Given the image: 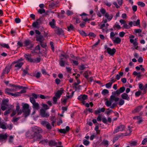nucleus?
I'll use <instances>...</instances> for the list:
<instances>
[{
    "label": "nucleus",
    "instance_id": "obj_1",
    "mask_svg": "<svg viewBox=\"0 0 147 147\" xmlns=\"http://www.w3.org/2000/svg\"><path fill=\"white\" fill-rule=\"evenodd\" d=\"M9 100L7 99H3L1 102V109L2 111H4L7 109L4 113V115H5L8 114L11 112V113L10 115L11 117L14 116L16 113L17 115H20L22 112L23 113V115L25 117L28 116L30 112L31 109L30 108L29 105L27 103H22V110L20 109V107L18 103L17 104L16 110L14 109L13 105H8V103Z\"/></svg>",
    "mask_w": 147,
    "mask_h": 147
},
{
    "label": "nucleus",
    "instance_id": "obj_2",
    "mask_svg": "<svg viewBox=\"0 0 147 147\" xmlns=\"http://www.w3.org/2000/svg\"><path fill=\"white\" fill-rule=\"evenodd\" d=\"M41 129L36 126L33 127L32 130L28 132L26 134L27 137L30 138H33L36 134H39L41 132Z\"/></svg>",
    "mask_w": 147,
    "mask_h": 147
},
{
    "label": "nucleus",
    "instance_id": "obj_3",
    "mask_svg": "<svg viewBox=\"0 0 147 147\" xmlns=\"http://www.w3.org/2000/svg\"><path fill=\"white\" fill-rule=\"evenodd\" d=\"M100 11L101 14L106 19H103L102 20V22L104 23H107V21H110L111 20L113 17V15L112 14H109L108 12H106L105 10L102 8L101 9Z\"/></svg>",
    "mask_w": 147,
    "mask_h": 147
},
{
    "label": "nucleus",
    "instance_id": "obj_4",
    "mask_svg": "<svg viewBox=\"0 0 147 147\" xmlns=\"http://www.w3.org/2000/svg\"><path fill=\"white\" fill-rule=\"evenodd\" d=\"M23 60L22 59L20 58L18 60L13 62L11 65L15 64V67L17 69H19L21 67L23 64V63L22 62Z\"/></svg>",
    "mask_w": 147,
    "mask_h": 147
},
{
    "label": "nucleus",
    "instance_id": "obj_5",
    "mask_svg": "<svg viewBox=\"0 0 147 147\" xmlns=\"http://www.w3.org/2000/svg\"><path fill=\"white\" fill-rule=\"evenodd\" d=\"M30 100L32 104V107L34 109L38 110L39 108V104L36 102L33 97H30Z\"/></svg>",
    "mask_w": 147,
    "mask_h": 147
},
{
    "label": "nucleus",
    "instance_id": "obj_6",
    "mask_svg": "<svg viewBox=\"0 0 147 147\" xmlns=\"http://www.w3.org/2000/svg\"><path fill=\"white\" fill-rule=\"evenodd\" d=\"M105 48L107 50L108 53L111 56L113 55L116 52V50L115 48L111 49L109 47H108L107 46H105Z\"/></svg>",
    "mask_w": 147,
    "mask_h": 147
},
{
    "label": "nucleus",
    "instance_id": "obj_7",
    "mask_svg": "<svg viewBox=\"0 0 147 147\" xmlns=\"http://www.w3.org/2000/svg\"><path fill=\"white\" fill-rule=\"evenodd\" d=\"M40 115L43 117L47 118L50 115L49 114L46 112V110L43 109H40Z\"/></svg>",
    "mask_w": 147,
    "mask_h": 147
},
{
    "label": "nucleus",
    "instance_id": "obj_8",
    "mask_svg": "<svg viewBox=\"0 0 147 147\" xmlns=\"http://www.w3.org/2000/svg\"><path fill=\"white\" fill-rule=\"evenodd\" d=\"M125 129V126L124 125H121L117 127L114 131L113 133L115 134L119 131H123Z\"/></svg>",
    "mask_w": 147,
    "mask_h": 147
},
{
    "label": "nucleus",
    "instance_id": "obj_9",
    "mask_svg": "<svg viewBox=\"0 0 147 147\" xmlns=\"http://www.w3.org/2000/svg\"><path fill=\"white\" fill-rule=\"evenodd\" d=\"M10 86L12 87V88L10 89L11 92H14L22 88V86H15L14 85H11Z\"/></svg>",
    "mask_w": 147,
    "mask_h": 147
},
{
    "label": "nucleus",
    "instance_id": "obj_10",
    "mask_svg": "<svg viewBox=\"0 0 147 147\" xmlns=\"http://www.w3.org/2000/svg\"><path fill=\"white\" fill-rule=\"evenodd\" d=\"M24 46L27 47L29 48L32 47L33 45L32 42L29 40H26L24 41Z\"/></svg>",
    "mask_w": 147,
    "mask_h": 147
},
{
    "label": "nucleus",
    "instance_id": "obj_11",
    "mask_svg": "<svg viewBox=\"0 0 147 147\" xmlns=\"http://www.w3.org/2000/svg\"><path fill=\"white\" fill-rule=\"evenodd\" d=\"M41 124L44 126H46L47 128L48 129H51V127L50 123L47 121H42Z\"/></svg>",
    "mask_w": 147,
    "mask_h": 147
},
{
    "label": "nucleus",
    "instance_id": "obj_12",
    "mask_svg": "<svg viewBox=\"0 0 147 147\" xmlns=\"http://www.w3.org/2000/svg\"><path fill=\"white\" fill-rule=\"evenodd\" d=\"M5 92L7 94L15 97H17V96H18V94H19V93H11V92L10 89L8 88H7L5 89Z\"/></svg>",
    "mask_w": 147,
    "mask_h": 147
},
{
    "label": "nucleus",
    "instance_id": "obj_13",
    "mask_svg": "<svg viewBox=\"0 0 147 147\" xmlns=\"http://www.w3.org/2000/svg\"><path fill=\"white\" fill-rule=\"evenodd\" d=\"M88 97V96L87 95L83 94V95H81L79 96L78 97V99L80 101H84L85 100L87 99Z\"/></svg>",
    "mask_w": 147,
    "mask_h": 147
},
{
    "label": "nucleus",
    "instance_id": "obj_14",
    "mask_svg": "<svg viewBox=\"0 0 147 147\" xmlns=\"http://www.w3.org/2000/svg\"><path fill=\"white\" fill-rule=\"evenodd\" d=\"M105 104L107 107L111 106L110 107L112 109L114 108L115 106L116 105V104H113L111 105L112 104L110 102V101L108 100H106L105 102Z\"/></svg>",
    "mask_w": 147,
    "mask_h": 147
},
{
    "label": "nucleus",
    "instance_id": "obj_15",
    "mask_svg": "<svg viewBox=\"0 0 147 147\" xmlns=\"http://www.w3.org/2000/svg\"><path fill=\"white\" fill-rule=\"evenodd\" d=\"M63 90L62 88H61L59 90H58L55 94L56 97L57 98H59L63 93Z\"/></svg>",
    "mask_w": 147,
    "mask_h": 147
},
{
    "label": "nucleus",
    "instance_id": "obj_16",
    "mask_svg": "<svg viewBox=\"0 0 147 147\" xmlns=\"http://www.w3.org/2000/svg\"><path fill=\"white\" fill-rule=\"evenodd\" d=\"M114 43L119 44L121 41V39L118 37H115L112 40Z\"/></svg>",
    "mask_w": 147,
    "mask_h": 147
},
{
    "label": "nucleus",
    "instance_id": "obj_17",
    "mask_svg": "<svg viewBox=\"0 0 147 147\" xmlns=\"http://www.w3.org/2000/svg\"><path fill=\"white\" fill-rule=\"evenodd\" d=\"M55 33L59 35H62L63 34V31L61 28H57L55 30Z\"/></svg>",
    "mask_w": 147,
    "mask_h": 147
},
{
    "label": "nucleus",
    "instance_id": "obj_18",
    "mask_svg": "<svg viewBox=\"0 0 147 147\" xmlns=\"http://www.w3.org/2000/svg\"><path fill=\"white\" fill-rule=\"evenodd\" d=\"M24 57L26 58L28 61L29 62H32L33 61V59L31 58L30 55L29 54H25Z\"/></svg>",
    "mask_w": 147,
    "mask_h": 147
},
{
    "label": "nucleus",
    "instance_id": "obj_19",
    "mask_svg": "<svg viewBox=\"0 0 147 147\" xmlns=\"http://www.w3.org/2000/svg\"><path fill=\"white\" fill-rule=\"evenodd\" d=\"M128 129L127 130L125 134V136H128L130 135L132 131V128L130 126H128Z\"/></svg>",
    "mask_w": 147,
    "mask_h": 147
},
{
    "label": "nucleus",
    "instance_id": "obj_20",
    "mask_svg": "<svg viewBox=\"0 0 147 147\" xmlns=\"http://www.w3.org/2000/svg\"><path fill=\"white\" fill-rule=\"evenodd\" d=\"M121 97L122 99L129 100V97L127 94L124 93L121 95Z\"/></svg>",
    "mask_w": 147,
    "mask_h": 147
},
{
    "label": "nucleus",
    "instance_id": "obj_21",
    "mask_svg": "<svg viewBox=\"0 0 147 147\" xmlns=\"http://www.w3.org/2000/svg\"><path fill=\"white\" fill-rule=\"evenodd\" d=\"M11 65L9 67H6L5 68V70H4L3 74V75H4V74H7L11 68Z\"/></svg>",
    "mask_w": 147,
    "mask_h": 147
},
{
    "label": "nucleus",
    "instance_id": "obj_22",
    "mask_svg": "<svg viewBox=\"0 0 147 147\" xmlns=\"http://www.w3.org/2000/svg\"><path fill=\"white\" fill-rule=\"evenodd\" d=\"M142 108V106H140L136 108L132 111L133 113H135L136 112H138L140 111Z\"/></svg>",
    "mask_w": 147,
    "mask_h": 147
},
{
    "label": "nucleus",
    "instance_id": "obj_23",
    "mask_svg": "<svg viewBox=\"0 0 147 147\" xmlns=\"http://www.w3.org/2000/svg\"><path fill=\"white\" fill-rule=\"evenodd\" d=\"M49 24L53 28H55L56 27L55 25V22L54 19L52 20V21L50 22Z\"/></svg>",
    "mask_w": 147,
    "mask_h": 147
},
{
    "label": "nucleus",
    "instance_id": "obj_24",
    "mask_svg": "<svg viewBox=\"0 0 147 147\" xmlns=\"http://www.w3.org/2000/svg\"><path fill=\"white\" fill-rule=\"evenodd\" d=\"M36 40L39 41L40 44L43 42V41L44 40V39L43 37L42 36H40L37 37Z\"/></svg>",
    "mask_w": 147,
    "mask_h": 147
},
{
    "label": "nucleus",
    "instance_id": "obj_25",
    "mask_svg": "<svg viewBox=\"0 0 147 147\" xmlns=\"http://www.w3.org/2000/svg\"><path fill=\"white\" fill-rule=\"evenodd\" d=\"M101 144L105 147H107L109 144V142L107 140H104L101 143Z\"/></svg>",
    "mask_w": 147,
    "mask_h": 147
},
{
    "label": "nucleus",
    "instance_id": "obj_26",
    "mask_svg": "<svg viewBox=\"0 0 147 147\" xmlns=\"http://www.w3.org/2000/svg\"><path fill=\"white\" fill-rule=\"evenodd\" d=\"M123 74V72H119V74H117L115 77L116 79L117 80H119L121 77H122Z\"/></svg>",
    "mask_w": 147,
    "mask_h": 147
},
{
    "label": "nucleus",
    "instance_id": "obj_27",
    "mask_svg": "<svg viewBox=\"0 0 147 147\" xmlns=\"http://www.w3.org/2000/svg\"><path fill=\"white\" fill-rule=\"evenodd\" d=\"M42 138V136L39 134H36L34 138V139L36 140H39Z\"/></svg>",
    "mask_w": 147,
    "mask_h": 147
},
{
    "label": "nucleus",
    "instance_id": "obj_28",
    "mask_svg": "<svg viewBox=\"0 0 147 147\" xmlns=\"http://www.w3.org/2000/svg\"><path fill=\"white\" fill-rule=\"evenodd\" d=\"M38 96L42 99H49L50 98V97L49 96H45L42 94L38 95Z\"/></svg>",
    "mask_w": 147,
    "mask_h": 147
},
{
    "label": "nucleus",
    "instance_id": "obj_29",
    "mask_svg": "<svg viewBox=\"0 0 147 147\" xmlns=\"http://www.w3.org/2000/svg\"><path fill=\"white\" fill-rule=\"evenodd\" d=\"M133 74L134 75L137 76V77L138 78H140L141 76V73H138L136 71H135L133 72Z\"/></svg>",
    "mask_w": 147,
    "mask_h": 147
},
{
    "label": "nucleus",
    "instance_id": "obj_30",
    "mask_svg": "<svg viewBox=\"0 0 147 147\" xmlns=\"http://www.w3.org/2000/svg\"><path fill=\"white\" fill-rule=\"evenodd\" d=\"M91 72L90 71H86L84 72V76L86 78H88V76H89V74H90Z\"/></svg>",
    "mask_w": 147,
    "mask_h": 147
},
{
    "label": "nucleus",
    "instance_id": "obj_31",
    "mask_svg": "<svg viewBox=\"0 0 147 147\" xmlns=\"http://www.w3.org/2000/svg\"><path fill=\"white\" fill-rule=\"evenodd\" d=\"M48 144H49V145L50 146H51L56 145L57 144L54 141H49L48 142Z\"/></svg>",
    "mask_w": 147,
    "mask_h": 147
},
{
    "label": "nucleus",
    "instance_id": "obj_32",
    "mask_svg": "<svg viewBox=\"0 0 147 147\" xmlns=\"http://www.w3.org/2000/svg\"><path fill=\"white\" fill-rule=\"evenodd\" d=\"M7 136L6 134H0V140H2L3 139H5L7 138Z\"/></svg>",
    "mask_w": 147,
    "mask_h": 147
},
{
    "label": "nucleus",
    "instance_id": "obj_33",
    "mask_svg": "<svg viewBox=\"0 0 147 147\" xmlns=\"http://www.w3.org/2000/svg\"><path fill=\"white\" fill-rule=\"evenodd\" d=\"M61 59L59 62L60 65L61 66H63L65 65V62L63 60V58L61 57Z\"/></svg>",
    "mask_w": 147,
    "mask_h": 147
},
{
    "label": "nucleus",
    "instance_id": "obj_34",
    "mask_svg": "<svg viewBox=\"0 0 147 147\" xmlns=\"http://www.w3.org/2000/svg\"><path fill=\"white\" fill-rule=\"evenodd\" d=\"M73 93H74V92H71L72 95H70V96H69V95L67 96V98L64 99L63 100V102L65 103L66 102L67 99L69 98H70L72 97V96L73 94Z\"/></svg>",
    "mask_w": 147,
    "mask_h": 147
},
{
    "label": "nucleus",
    "instance_id": "obj_35",
    "mask_svg": "<svg viewBox=\"0 0 147 147\" xmlns=\"http://www.w3.org/2000/svg\"><path fill=\"white\" fill-rule=\"evenodd\" d=\"M42 105L43 108H44V109L45 110H46L49 109V107L48 105L46 104L42 103Z\"/></svg>",
    "mask_w": 147,
    "mask_h": 147
},
{
    "label": "nucleus",
    "instance_id": "obj_36",
    "mask_svg": "<svg viewBox=\"0 0 147 147\" xmlns=\"http://www.w3.org/2000/svg\"><path fill=\"white\" fill-rule=\"evenodd\" d=\"M83 144L86 146L88 145L90 143V142L89 141L85 139H84L83 140Z\"/></svg>",
    "mask_w": 147,
    "mask_h": 147
},
{
    "label": "nucleus",
    "instance_id": "obj_37",
    "mask_svg": "<svg viewBox=\"0 0 147 147\" xmlns=\"http://www.w3.org/2000/svg\"><path fill=\"white\" fill-rule=\"evenodd\" d=\"M134 38V36L133 35H131L129 36V38H130V42L131 43L134 42V40L133 39Z\"/></svg>",
    "mask_w": 147,
    "mask_h": 147
},
{
    "label": "nucleus",
    "instance_id": "obj_38",
    "mask_svg": "<svg viewBox=\"0 0 147 147\" xmlns=\"http://www.w3.org/2000/svg\"><path fill=\"white\" fill-rule=\"evenodd\" d=\"M74 28L73 25L71 24L69 26H67L68 30L69 31H70L71 30H73Z\"/></svg>",
    "mask_w": 147,
    "mask_h": 147
},
{
    "label": "nucleus",
    "instance_id": "obj_39",
    "mask_svg": "<svg viewBox=\"0 0 147 147\" xmlns=\"http://www.w3.org/2000/svg\"><path fill=\"white\" fill-rule=\"evenodd\" d=\"M108 93V90L106 89L103 90L102 92V94L103 95H105Z\"/></svg>",
    "mask_w": 147,
    "mask_h": 147
},
{
    "label": "nucleus",
    "instance_id": "obj_40",
    "mask_svg": "<svg viewBox=\"0 0 147 147\" xmlns=\"http://www.w3.org/2000/svg\"><path fill=\"white\" fill-rule=\"evenodd\" d=\"M2 47H3L6 48L7 49H9V47L7 44H2L0 45Z\"/></svg>",
    "mask_w": 147,
    "mask_h": 147
},
{
    "label": "nucleus",
    "instance_id": "obj_41",
    "mask_svg": "<svg viewBox=\"0 0 147 147\" xmlns=\"http://www.w3.org/2000/svg\"><path fill=\"white\" fill-rule=\"evenodd\" d=\"M26 92V91L25 89H24L23 90H22L20 92H17L16 93H19L18 94V95L17 96H20L21 95V94L22 93H24Z\"/></svg>",
    "mask_w": 147,
    "mask_h": 147
},
{
    "label": "nucleus",
    "instance_id": "obj_42",
    "mask_svg": "<svg viewBox=\"0 0 147 147\" xmlns=\"http://www.w3.org/2000/svg\"><path fill=\"white\" fill-rule=\"evenodd\" d=\"M78 67L80 70H83L85 68V67L84 66V65L83 64H82L79 66Z\"/></svg>",
    "mask_w": 147,
    "mask_h": 147
},
{
    "label": "nucleus",
    "instance_id": "obj_43",
    "mask_svg": "<svg viewBox=\"0 0 147 147\" xmlns=\"http://www.w3.org/2000/svg\"><path fill=\"white\" fill-rule=\"evenodd\" d=\"M138 4L141 7H144L145 6V4L142 2H139L138 3Z\"/></svg>",
    "mask_w": 147,
    "mask_h": 147
},
{
    "label": "nucleus",
    "instance_id": "obj_44",
    "mask_svg": "<svg viewBox=\"0 0 147 147\" xmlns=\"http://www.w3.org/2000/svg\"><path fill=\"white\" fill-rule=\"evenodd\" d=\"M112 94L114 95H115L116 94H117V95H119L120 93V92L119 90H117L115 92H112Z\"/></svg>",
    "mask_w": 147,
    "mask_h": 147
},
{
    "label": "nucleus",
    "instance_id": "obj_45",
    "mask_svg": "<svg viewBox=\"0 0 147 147\" xmlns=\"http://www.w3.org/2000/svg\"><path fill=\"white\" fill-rule=\"evenodd\" d=\"M112 84L111 83H110L109 82L106 84L105 85V86L107 88H109L111 87V86H112Z\"/></svg>",
    "mask_w": 147,
    "mask_h": 147
},
{
    "label": "nucleus",
    "instance_id": "obj_46",
    "mask_svg": "<svg viewBox=\"0 0 147 147\" xmlns=\"http://www.w3.org/2000/svg\"><path fill=\"white\" fill-rule=\"evenodd\" d=\"M123 28L129 29L130 28V27L127 25V24L125 23L123 24Z\"/></svg>",
    "mask_w": 147,
    "mask_h": 147
},
{
    "label": "nucleus",
    "instance_id": "obj_47",
    "mask_svg": "<svg viewBox=\"0 0 147 147\" xmlns=\"http://www.w3.org/2000/svg\"><path fill=\"white\" fill-rule=\"evenodd\" d=\"M115 34L114 33V32H112L110 33V38L112 39L113 40L114 38V37L115 36Z\"/></svg>",
    "mask_w": 147,
    "mask_h": 147
},
{
    "label": "nucleus",
    "instance_id": "obj_48",
    "mask_svg": "<svg viewBox=\"0 0 147 147\" xmlns=\"http://www.w3.org/2000/svg\"><path fill=\"white\" fill-rule=\"evenodd\" d=\"M125 88L124 87L120 88L119 90L121 93L125 91Z\"/></svg>",
    "mask_w": 147,
    "mask_h": 147
},
{
    "label": "nucleus",
    "instance_id": "obj_49",
    "mask_svg": "<svg viewBox=\"0 0 147 147\" xmlns=\"http://www.w3.org/2000/svg\"><path fill=\"white\" fill-rule=\"evenodd\" d=\"M38 12L40 14L45 12V10L43 9H40L38 10Z\"/></svg>",
    "mask_w": 147,
    "mask_h": 147
},
{
    "label": "nucleus",
    "instance_id": "obj_50",
    "mask_svg": "<svg viewBox=\"0 0 147 147\" xmlns=\"http://www.w3.org/2000/svg\"><path fill=\"white\" fill-rule=\"evenodd\" d=\"M70 60L71 62L72 61L73 62V64L74 65H77L78 64V63L77 61H75L74 60H72V59H70Z\"/></svg>",
    "mask_w": 147,
    "mask_h": 147
},
{
    "label": "nucleus",
    "instance_id": "obj_51",
    "mask_svg": "<svg viewBox=\"0 0 147 147\" xmlns=\"http://www.w3.org/2000/svg\"><path fill=\"white\" fill-rule=\"evenodd\" d=\"M133 44L134 45V46L135 47V48L136 49H137V48H138V47L137 46L138 45V43L136 41H134L133 42Z\"/></svg>",
    "mask_w": 147,
    "mask_h": 147
},
{
    "label": "nucleus",
    "instance_id": "obj_52",
    "mask_svg": "<svg viewBox=\"0 0 147 147\" xmlns=\"http://www.w3.org/2000/svg\"><path fill=\"white\" fill-rule=\"evenodd\" d=\"M41 59L39 58H38L36 59H33V62L38 63L40 62Z\"/></svg>",
    "mask_w": 147,
    "mask_h": 147
},
{
    "label": "nucleus",
    "instance_id": "obj_53",
    "mask_svg": "<svg viewBox=\"0 0 147 147\" xmlns=\"http://www.w3.org/2000/svg\"><path fill=\"white\" fill-rule=\"evenodd\" d=\"M125 34V33L123 32H119V36L121 37H123Z\"/></svg>",
    "mask_w": 147,
    "mask_h": 147
},
{
    "label": "nucleus",
    "instance_id": "obj_54",
    "mask_svg": "<svg viewBox=\"0 0 147 147\" xmlns=\"http://www.w3.org/2000/svg\"><path fill=\"white\" fill-rule=\"evenodd\" d=\"M124 103V101L122 99H121L119 101V103L120 105H123Z\"/></svg>",
    "mask_w": 147,
    "mask_h": 147
},
{
    "label": "nucleus",
    "instance_id": "obj_55",
    "mask_svg": "<svg viewBox=\"0 0 147 147\" xmlns=\"http://www.w3.org/2000/svg\"><path fill=\"white\" fill-rule=\"evenodd\" d=\"M66 14L68 16H70L73 14V12L71 11H70L69 10H68L66 12Z\"/></svg>",
    "mask_w": 147,
    "mask_h": 147
},
{
    "label": "nucleus",
    "instance_id": "obj_56",
    "mask_svg": "<svg viewBox=\"0 0 147 147\" xmlns=\"http://www.w3.org/2000/svg\"><path fill=\"white\" fill-rule=\"evenodd\" d=\"M114 97V95H112L111 96L110 98V100H109L110 101V102L112 104V103L113 102V98Z\"/></svg>",
    "mask_w": 147,
    "mask_h": 147
},
{
    "label": "nucleus",
    "instance_id": "obj_57",
    "mask_svg": "<svg viewBox=\"0 0 147 147\" xmlns=\"http://www.w3.org/2000/svg\"><path fill=\"white\" fill-rule=\"evenodd\" d=\"M105 4L108 7H110L111 5V4L110 3L106 1L104 2Z\"/></svg>",
    "mask_w": 147,
    "mask_h": 147
},
{
    "label": "nucleus",
    "instance_id": "obj_58",
    "mask_svg": "<svg viewBox=\"0 0 147 147\" xmlns=\"http://www.w3.org/2000/svg\"><path fill=\"white\" fill-rule=\"evenodd\" d=\"M79 32L80 34L82 35V36H86L87 35L86 34L85 32L83 31H79Z\"/></svg>",
    "mask_w": 147,
    "mask_h": 147
},
{
    "label": "nucleus",
    "instance_id": "obj_59",
    "mask_svg": "<svg viewBox=\"0 0 147 147\" xmlns=\"http://www.w3.org/2000/svg\"><path fill=\"white\" fill-rule=\"evenodd\" d=\"M14 136H10L9 137V142H13V139L14 138Z\"/></svg>",
    "mask_w": 147,
    "mask_h": 147
},
{
    "label": "nucleus",
    "instance_id": "obj_60",
    "mask_svg": "<svg viewBox=\"0 0 147 147\" xmlns=\"http://www.w3.org/2000/svg\"><path fill=\"white\" fill-rule=\"evenodd\" d=\"M15 21L16 23H20L21 22L20 20L18 18H16L15 19Z\"/></svg>",
    "mask_w": 147,
    "mask_h": 147
},
{
    "label": "nucleus",
    "instance_id": "obj_61",
    "mask_svg": "<svg viewBox=\"0 0 147 147\" xmlns=\"http://www.w3.org/2000/svg\"><path fill=\"white\" fill-rule=\"evenodd\" d=\"M131 146H136L137 145V142L136 141H134L130 143Z\"/></svg>",
    "mask_w": 147,
    "mask_h": 147
},
{
    "label": "nucleus",
    "instance_id": "obj_62",
    "mask_svg": "<svg viewBox=\"0 0 147 147\" xmlns=\"http://www.w3.org/2000/svg\"><path fill=\"white\" fill-rule=\"evenodd\" d=\"M132 9L134 11H136L137 10V7L136 5H133L132 7Z\"/></svg>",
    "mask_w": 147,
    "mask_h": 147
},
{
    "label": "nucleus",
    "instance_id": "obj_63",
    "mask_svg": "<svg viewBox=\"0 0 147 147\" xmlns=\"http://www.w3.org/2000/svg\"><path fill=\"white\" fill-rule=\"evenodd\" d=\"M59 131L60 132L64 134H65L66 132V130L65 129H60L59 130Z\"/></svg>",
    "mask_w": 147,
    "mask_h": 147
},
{
    "label": "nucleus",
    "instance_id": "obj_64",
    "mask_svg": "<svg viewBox=\"0 0 147 147\" xmlns=\"http://www.w3.org/2000/svg\"><path fill=\"white\" fill-rule=\"evenodd\" d=\"M40 76V72H37L35 75V77L37 78H39Z\"/></svg>",
    "mask_w": 147,
    "mask_h": 147
}]
</instances>
